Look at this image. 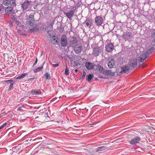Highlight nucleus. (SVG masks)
<instances>
[{
    "instance_id": "12",
    "label": "nucleus",
    "mask_w": 155,
    "mask_h": 155,
    "mask_svg": "<svg viewBox=\"0 0 155 155\" xmlns=\"http://www.w3.org/2000/svg\"><path fill=\"white\" fill-rule=\"evenodd\" d=\"M75 10L73 8V9L71 11H69V12H64V14L65 15H66L67 17L71 19L73 17L74 13Z\"/></svg>"
},
{
    "instance_id": "20",
    "label": "nucleus",
    "mask_w": 155,
    "mask_h": 155,
    "mask_svg": "<svg viewBox=\"0 0 155 155\" xmlns=\"http://www.w3.org/2000/svg\"><path fill=\"white\" fill-rule=\"evenodd\" d=\"M41 92L40 90H34L31 91V93L33 95H39L41 94Z\"/></svg>"
},
{
    "instance_id": "9",
    "label": "nucleus",
    "mask_w": 155,
    "mask_h": 155,
    "mask_svg": "<svg viewBox=\"0 0 155 155\" xmlns=\"http://www.w3.org/2000/svg\"><path fill=\"white\" fill-rule=\"evenodd\" d=\"M122 37L123 39L126 40L131 38L133 37V35L131 32H126L124 33Z\"/></svg>"
},
{
    "instance_id": "8",
    "label": "nucleus",
    "mask_w": 155,
    "mask_h": 155,
    "mask_svg": "<svg viewBox=\"0 0 155 155\" xmlns=\"http://www.w3.org/2000/svg\"><path fill=\"white\" fill-rule=\"evenodd\" d=\"M77 42L78 40L76 38L74 37H71L70 41V46L74 47L78 45Z\"/></svg>"
},
{
    "instance_id": "2",
    "label": "nucleus",
    "mask_w": 155,
    "mask_h": 155,
    "mask_svg": "<svg viewBox=\"0 0 155 155\" xmlns=\"http://www.w3.org/2000/svg\"><path fill=\"white\" fill-rule=\"evenodd\" d=\"M60 43L62 46L65 47L68 44L67 38L66 36L63 35L61 38Z\"/></svg>"
},
{
    "instance_id": "21",
    "label": "nucleus",
    "mask_w": 155,
    "mask_h": 155,
    "mask_svg": "<svg viewBox=\"0 0 155 155\" xmlns=\"http://www.w3.org/2000/svg\"><path fill=\"white\" fill-rule=\"evenodd\" d=\"M103 74L105 75H114V73L111 72L110 70H105L104 69Z\"/></svg>"
},
{
    "instance_id": "15",
    "label": "nucleus",
    "mask_w": 155,
    "mask_h": 155,
    "mask_svg": "<svg viewBox=\"0 0 155 155\" xmlns=\"http://www.w3.org/2000/svg\"><path fill=\"white\" fill-rule=\"evenodd\" d=\"M51 40L53 44H57L59 42L58 38L55 36L53 35L51 38Z\"/></svg>"
},
{
    "instance_id": "7",
    "label": "nucleus",
    "mask_w": 155,
    "mask_h": 155,
    "mask_svg": "<svg viewBox=\"0 0 155 155\" xmlns=\"http://www.w3.org/2000/svg\"><path fill=\"white\" fill-rule=\"evenodd\" d=\"M101 52V48L99 47L96 46L93 48L92 54L94 56H98L99 54Z\"/></svg>"
},
{
    "instance_id": "14",
    "label": "nucleus",
    "mask_w": 155,
    "mask_h": 155,
    "mask_svg": "<svg viewBox=\"0 0 155 155\" xmlns=\"http://www.w3.org/2000/svg\"><path fill=\"white\" fill-rule=\"evenodd\" d=\"M84 23L85 24L86 27H89V28H90L92 25V21L90 18H87Z\"/></svg>"
},
{
    "instance_id": "6",
    "label": "nucleus",
    "mask_w": 155,
    "mask_h": 155,
    "mask_svg": "<svg viewBox=\"0 0 155 155\" xmlns=\"http://www.w3.org/2000/svg\"><path fill=\"white\" fill-rule=\"evenodd\" d=\"M105 48L107 52H110L113 50L114 46L111 43H108L105 46Z\"/></svg>"
},
{
    "instance_id": "22",
    "label": "nucleus",
    "mask_w": 155,
    "mask_h": 155,
    "mask_svg": "<svg viewBox=\"0 0 155 155\" xmlns=\"http://www.w3.org/2000/svg\"><path fill=\"white\" fill-rule=\"evenodd\" d=\"M13 9V8L11 7H8L6 8L5 10V12L6 14H10Z\"/></svg>"
},
{
    "instance_id": "35",
    "label": "nucleus",
    "mask_w": 155,
    "mask_h": 155,
    "mask_svg": "<svg viewBox=\"0 0 155 155\" xmlns=\"http://www.w3.org/2000/svg\"><path fill=\"white\" fill-rule=\"evenodd\" d=\"M48 25V27H49L50 28H51H51H52V27H53V24H52V23H50L49 25Z\"/></svg>"
},
{
    "instance_id": "44",
    "label": "nucleus",
    "mask_w": 155,
    "mask_h": 155,
    "mask_svg": "<svg viewBox=\"0 0 155 155\" xmlns=\"http://www.w3.org/2000/svg\"><path fill=\"white\" fill-rule=\"evenodd\" d=\"M11 80H7L6 81L7 82L11 81Z\"/></svg>"
},
{
    "instance_id": "43",
    "label": "nucleus",
    "mask_w": 155,
    "mask_h": 155,
    "mask_svg": "<svg viewBox=\"0 0 155 155\" xmlns=\"http://www.w3.org/2000/svg\"><path fill=\"white\" fill-rule=\"evenodd\" d=\"M100 77L101 78H104L103 77Z\"/></svg>"
},
{
    "instance_id": "5",
    "label": "nucleus",
    "mask_w": 155,
    "mask_h": 155,
    "mask_svg": "<svg viewBox=\"0 0 155 155\" xmlns=\"http://www.w3.org/2000/svg\"><path fill=\"white\" fill-rule=\"evenodd\" d=\"M35 22L34 16L30 15L28 18L27 20V24L29 26H32L34 25Z\"/></svg>"
},
{
    "instance_id": "34",
    "label": "nucleus",
    "mask_w": 155,
    "mask_h": 155,
    "mask_svg": "<svg viewBox=\"0 0 155 155\" xmlns=\"http://www.w3.org/2000/svg\"><path fill=\"white\" fill-rule=\"evenodd\" d=\"M151 35L153 37L155 36V31H152L151 32Z\"/></svg>"
},
{
    "instance_id": "11",
    "label": "nucleus",
    "mask_w": 155,
    "mask_h": 155,
    "mask_svg": "<svg viewBox=\"0 0 155 155\" xmlns=\"http://www.w3.org/2000/svg\"><path fill=\"white\" fill-rule=\"evenodd\" d=\"M74 48V51L77 54H79L82 50V46L80 44L77 45Z\"/></svg>"
},
{
    "instance_id": "41",
    "label": "nucleus",
    "mask_w": 155,
    "mask_h": 155,
    "mask_svg": "<svg viewBox=\"0 0 155 155\" xmlns=\"http://www.w3.org/2000/svg\"><path fill=\"white\" fill-rule=\"evenodd\" d=\"M78 71V69H75V72L76 73H77Z\"/></svg>"
},
{
    "instance_id": "29",
    "label": "nucleus",
    "mask_w": 155,
    "mask_h": 155,
    "mask_svg": "<svg viewBox=\"0 0 155 155\" xmlns=\"http://www.w3.org/2000/svg\"><path fill=\"white\" fill-rule=\"evenodd\" d=\"M68 71H69V70L68 68L67 65H66V68L65 69V73L66 75H69V73Z\"/></svg>"
},
{
    "instance_id": "3",
    "label": "nucleus",
    "mask_w": 155,
    "mask_h": 155,
    "mask_svg": "<svg viewBox=\"0 0 155 155\" xmlns=\"http://www.w3.org/2000/svg\"><path fill=\"white\" fill-rule=\"evenodd\" d=\"M3 3L5 6L10 5L14 6L16 5L15 0H3Z\"/></svg>"
},
{
    "instance_id": "1",
    "label": "nucleus",
    "mask_w": 155,
    "mask_h": 155,
    "mask_svg": "<svg viewBox=\"0 0 155 155\" xmlns=\"http://www.w3.org/2000/svg\"><path fill=\"white\" fill-rule=\"evenodd\" d=\"M94 22L97 26H101L103 22V18L100 16H97L94 19Z\"/></svg>"
},
{
    "instance_id": "10",
    "label": "nucleus",
    "mask_w": 155,
    "mask_h": 155,
    "mask_svg": "<svg viewBox=\"0 0 155 155\" xmlns=\"http://www.w3.org/2000/svg\"><path fill=\"white\" fill-rule=\"evenodd\" d=\"M140 140V137L137 136L132 138L129 141V142L132 145H135L136 143H138Z\"/></svg>"
},
{
    "instance_id": "16",
    "label": "nucleus",
    "mask_w": 155,
    "mask_h": 155,
    "mask_svg": "<svg viewBox=\"0 0 155 155\" xmlns=\"http://www.w3.org/2000/svg\"><path fill=\"white\" fill-rule=\"evenodd\" d=\"M108 66L109 68H112L115 64L114 60L111 58H109L108 59Z\"/></svg>"
},
{
    "instance_id": "19",
    "label": "nucleus",
    "mask_w": 155,
    "mask_h": 155,
    "mask_svg": "<svg viewBox=\"0 0 155 155\" xmlns=\"http://www.w3.org/2000/svg\"><path fill=\"white\" fill-rule=\"evenodd\" d=\"M147 57V55L145 54H143L139 56V60L140 62H142L146 59Z\"/></svg>"
},
{
    "instance_id": "27",
    "label": "nucleus",
    "mask_w": 155,
    "mask_h": 155,
    "mask_svg": "<svg viewBox=\"0 0 155 155\" xmlns=\"http://www.w3.org/2000/svg\"><path fill=\"white\" fill-rule=\"evenodd\" d=\"M27 75V73L22 74L21 75H20L18 77H17L16 78L17 79H21V78H23L25 77Z\"/></svg>"
},
{
    "instance_id": "17",
    "label": "nucleus",
    "mask_w": 155,
    "mask_h": 155,
    "mask_svg": "<svg viewBox=\"0 0 155 155\" xmlns=\"http://www.w3.org/2000/svg\"><path fill=\"white\" fill-rule=\"evenodd\" d=\"M85 64L86 68L88 70L91 69L94 67V64L91 62H87L85 63Z\"/></svg>"
},
{
    "instance_id": "25",
    "label": "nucleus",
    "mask_w": 155,
    "mask_h": 155,
    "mask_svg": "<svg viewBox=\"0 0 155 155\" xmlns=\"http://www.w3.org/2000/svg\"><path fill=\"white\" fill-rule=\"evenodd\" d=\"M38 30V27L35 26H34V28H31L29 29L28 31L29 32H36Z\"/></svg>"
},
{
    "instance_id": "28",
    "label": "nucleus",
    "mask_w": 155,
    "mask_h": 155,
    "mask_svg": "<svg viewBox=\"0 0 155 155\" xmlns=\"http://www.w3.org/2000/svg\"><path fill=\"white\" fill-rule=\"evenodd\" d=\"M43 68V66L41 67H39L38 68L35 69L34 70V72H35V73L41 70Z\"/></svg>"
},
{
    "instance_id": "33",
    "label": "nucleus",
    "mask_w": 155,
    "mask_h": 155,
    "mask_svg": "<svg viewBox=\"0 0 155 155\" xmlns=\"http://www.w3.org/2000/svg\"><path fill=\"white\" fill-rule=\"evenodd\" d=\"M13 83H11L9 86V88L8 89L9 90H10L12 88V87H13Z\"/></svg>"
},
{
    "instance_id": "42",
    "label": "nucleus",
    "mask_w": 155,
    "mask_h": 155,
    "mask_svg": "<svg viewBox=\"0 0 155 155\" xmlns=\"http://www.w3.org/2000/svg\"><path fill=\"white\" fill-rule=\"evenodd\" d=\"M149 51H150V50H148L147 51V53H148L149 52Z\"/></svg>"
},
{
    "instance_id": "30",
    "label": "nucleus",
    "mask_w": 155,
    "mask_h": 155,
    "mask_svg": "<svg viewBox=\"0 0 155 155\" xmlns=\"http://www.w3.org/2000/svg\"><path fill=\"white\" fill-rule=\"evenodd\" d=\"M44 76H45L46 80H48L49 79V78L50 77V75L48 73H46L44 74Z\"/></svg>"
},
{
    "instance_id": "31",
    "label": "nucleus",
    "mask_w": 155,
    "mask_h": 155,
    "mask_svg": "<svg viewBox=\"0 0 155 155\" xmlns=\"http://www.w3.org/2000/svg\"><path fill=\"white\" fill-rule=\"evenodd\" d=\"M86 75V73L84 71H83V74L81 76V77L80 78H84V77Z\"/></svg>"
},
{
    "instance_id": "26",
    "label": "nucleus",
    "mask_w": 155,
    "mask_h": 155,
    "mask_svg": "<svg viewBox=\"0 0 155 155\" xmlns=\"http://www.w3.org/2000/svg\"><path fill=\"white\" fill-rule=\"evenodd\" d=\"M94 76L92 74H90L86 76V80L89 82L91 81L92 79L93 78Z\"/></svg>"
},
{
    "instance_id": "32",
    "label": "nucleus",
    "mask_w": 155,
    "mask_h": 155,
    "mask_svg": "<svg viewBox=\"0 0 155 155\" xmlns=\"http://www.w3.org/2000/svg\"><path fill=\"white\" fill-rule=\"evenodd\" d=\"M7 125V124L6 123H5L3 124L2 125H1L0 127V130L2 129L4 127L6 126Z\"/></svg>"
},
{
    "instance_id": "40",
    "label": "nucleus",
    "mask_w": 155,
    "mask_h": 155,
    "mask_svg": "<svg viewBox=\"0 0 155 155\" xmlns=\"http://www.w3.org/2000/svg\"><path fill=\"white\" fill-rule=\"evenodd\" d=\"M35 78H30L29 79V80H34L35 79Z\"/></svg>"
},
{
    "instance_id": "38",
    "label": "nucleus",
    "mask_w": 155,
    "mask_h": 155,
    "mask_svg": "<svg viewBox=\"0 0 155 155\" xmlns=\"http://www.w3.org/2000/svg\"><path fill=\"white\" fill-rule=\"evenodd\" d=\"M50 31H50V30H48V35H49V36H50V37H51V34H49V32Z\"/></svg>"
},
{
    "instance_id": "18",
    "label": "nucleus",
    "mask_w": 155,
    "mask_h": 155,
    "mask_svg": "<svg viewBox=\"0 0 155 155\" xmlns=\"http://www.w3.org/2000/svg\"><path fill=\"white\" fill-rule=\"evenodd\" d=\"M130 69L129 66H125L121 68V71L120 72L123 74L126 73L130 70Z\"/></svg>"
},
{
    "instance_id": "39",
    "label": "nucleus",
    "mask_w": 155,
    "mask_h": 155,
    "mask_svg": "<svg viewBox=\"0 0 155 155\" xmlns=\"http://www.w3.org/2000/svg\"><path fill=\"white\" fill-rule=\"evenodd\" d=\"M4 6H2H2H0V12H1V8H4Z\"/></svg>"
},
{
    "instance_id": "36",
    "label": "nucleus",
    "mask_w": 155,
    "mask_h": 155,
    "mask_svg": "<svg viewBox=\"0 0 155 155\" xmlns=\"http://www.w3.org/2000/svg\"><path fill=\"white\" fill-rule=\"evenodd\" d=\"M53 66L54 67H58L59 66L58 64H53Z\"/></svg>"
},
{
    "instance_id": "23",
    "label": "nucleus",
    "mask_w": 155,
    "mask_h": 155,
    "mask_svg": "<svg viewBox=\"0 0 155 155\" xmlns=\"http://www.w3.org/2000/svg\"><path fill=\"white\" fill-rule=\"evenodd\" d=\"M97 67V69L99 71L100 73L103 74L104 69L100 65H98Z\"/></svg>"
},
{
    "instance_id": "37",
    "label": "nucleus",
    "mask_w": 155,
    "mask_h": 155,
    "mask_svg": "<svg viewBox=\"0 0 155 155\" xmlns=\"http://www.w3.org/2000/svg\"><path fill=\"white\" fill-rule=\"evenodd\" d=\"M37 62H38V59L37 58L36 59V60L34 62V64H33V66H35L36 64L37 63Z\"/></svg>"
},
{
    "instance_id": "4",
    "label": "nucleus",
    "mask_w": 155,
    "mask_h": 155,
    "mask_svg": "<svg viewBox=\"0 0 155 155\" xmlns=\"http://www.w3.org/2000/svg\"><path fill=\"white\" fill-rule=\"evenodd\" d=\"M31 3V2H29L28 0H26L21 5V9L24 11L27 10L29 8Z\"/></svg>"
},
{
    "instance_id": "24",
    "label": "nucleus",
    "mask_w": 155,
    "mask_h": 155,
    "mask_svg": "<svg viewBox=\"0 0 155 155\" xmlns=\"http://www.w3.org/2000/svg\"><path fill=\"white\" fill-rule=\"evenodd\" d=\"M106 148L105 146H101L98 147L96 149V151L97 152H100L101 151H103L105 150Z\"/></svg>"
},
{
    "instance_id": "13",
    "label": "nucleus",
    "mask_w": 155,
    "mask_h": 155,
    "mask_svg": "<svg viewBox=\"0 0 155 155\" xmlns=\"http://www.w3.org/2000/svg\"><path fill=\"white\" fill-rule=\"evenodd\" d=\"M137 65V60L136 59H131L129 62V65L131 67L134 68L136 67Z\"/></svg>"
}]
</instances>
